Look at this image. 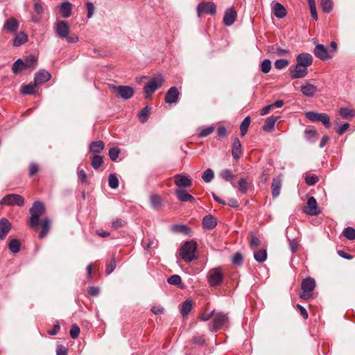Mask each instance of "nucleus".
Returning a JSON list of instances; mask_svg holds the SVG:
<instances>
[{
	"label": "nucleus",
	"instance_id": "29",
	"mask_svg": "<svg viewBox=\"0 0 355 355\" xmlns=\"http://www.w3.org/2000/svg\"><path fill=\"white\" fill-rule=\"evenodd\" d=\"M251 184L252 182L248 178H241L238 182L239 191L243 194L246 193Z\"/></svg>",
	"mask_w": 355,
	"mask_h": 355
},
{
	"label": "nucleus",
	"instance_id": "38",
	"mask_svg": "<svg viewBox=\"0 0 355 355\" xmlns=\"http://www.w3.org/2000/svg\"><path fill=\"white\" fill-rule=\"evenodd\" d=\"M192 309V300H187L180 305V312L182 315H187Z\"/></svg>",
	"mask_w": 355,
	"mask_h": 355
},
{
	"label": "nucleus",
	"instance_id": "27",
	"mask_svg": "<svg viewBox=\"0 0 355 355\" xmlns=\"http://www.w3.org/2000/svg\"><path fill=\"white\" fill-rule=\"evenodd\" d=\"M50 225H51V220L48 217L43 218L40 221V225L42 227V231L39 235V238L40 239H42L48 234V232L50 230Z\"/></svg>",
	"mask_w": 355,
	"mask_h": 355
},
{
	"label": "nucleus",
	"instance_id": "6",
	"mask_svg": "<svg viewBox=\"0 0 355 355\" xmlns=\"http://www.w3.org/2000/svg\"><path fill=\"white\" fill-rule=\"evenodd\" d=\"M53 28L58 37L62 39L67 37L69 33V26L67 21L62 20L58 21Z\"/></svg>",
	"mask_w": 355,
	"mask_h": 355
},
{
	"label": "nucleus",
	"instance_id": "22",
	"mask_svg": "<svg viewBox=\"0 0 355 355\" xmlns=\"http://www.w3.org/2000/svg\"><path fill=\"white\" fill-rule=\"evenodd\" d=\"M315 285V279L309 277L302 281L301 288L304 292L311 293L314 290Z\"/></svg>",
	"mask_w": 355,
	"mask_h": 355
},
{
	"label": "nucleus",
	"instance_id": "17",
	"mask_svg": "<svg viewBox=\"0 0 355 355\" xmlns=\"http://www.w3.org/2000/svg\"><path fill=\"white\" fill-rule=\"evenodd\" d=\"M314 55L322 60H327L331 58L327 49L322 44H317L313 51Z\"/></svg>",
	"mask_w": 355,
	"mask_h": 355
},
{
	"label": "nucleus",
	"instance_id": "9",
	"mask_svg": "<svg viewBox=\"0 0 355 355\" xmlns=\"http://www.w3.org/2000/svg\"><path fill=\"white\" fill-rule=\"evenodd\" d=\"M213 317V329L214 331H217L228 321L227 315L221 312L214 311Z\"/></svg>",
	"mask_w": 355,
	"mask_h": 355
},
{
	"label": "nucleus",
	"instance_id": "8",
	"mask_svg": "<svg viewBox=\"0 0 355 355\" xmlns=\"http://www.w3.org/2000/svg\"><path fill=\"white\" fill-rule=\"evenodd\" d=\"M303 211L310 216H316L320 214V210L314 197L311 196L308 199L307 205L304 207Z\"/></svg>",
	"mask_w": 355,
	"mask_h": 355
},
{
	"label": "nucleus",
	"instance_id": "26",
	"mask_svg": "<svg viewBox=\"0 0 355 355\" xmlns=\"http://www.w3.org/2000/svg\"><path fill=\"white\" fill-rule=\"evenodd\" d=\"M60 10L64 18H68L71 15L72 4L65 1L60 5Z\"/></svg>",
	"mask_w": 355,
	"mask_h": 355
},
{
	"label": "nucleus",
	"instance_id": "50",
	"mask_svg": "<svg viewBox=\"0 0 355 355\" xmlns=\"http://www.w3.org/2000/svg\"><path fill=\"white\" fill-rule=\"evenodd\" d=\"M319 180L318 177L314 174H308L305 176V182L309 186L315 184Z\"/></svg>",
	"mask_w": 355,
	"mask_h": 355
},
{
	"label": "nucleus",
	"instance_id": "39",
	"mask_svg": "<svg viewBox=\"0 0 355 355\" xmlns=\"http://www.w3.org/2000/svg\"><path fill=\"white\" fill-rule=\"evenodd\" d=\"M104 148V143L99 140L92 141L89 146V150L92 153H99Z\"/></svg>",
	"mask_w": 355,
	"mask_h": 355
},
{
	"label": "nucleus",
	"instance_id": "36",
	"mask_svg": "<svg viewBox=\"0 0 355 355\" xmlns=\"http://www.w3.org/2000/svg\"><path fill=\"white\" fill-rule=\"evenodd\" d=\"M12 71L15 74H18L24 69H26L25 67L24 62L21 59H17L12 64Z\"/></svg>",
	"mask_w": 355,
	"mask_h": 355
},
{
	"label": "nucleus",
	"instance_id": "3",
	"mask_svg": "<svg viewBox=\"0 0 355 355\" xmlns=\"http://www.w3.org/2000/svg\"><path fill=\"white\" fill-rule=\"evenodd\" d=\"M207 279L211 286H218L223 282L224 275L220 268H215L209 271Z\"/></svg>",
	"mask_w": 355,
	"mask_h": 355
},
{
	"label": "nucleus",
	"instance_id": "57",
	"mask_svg": "<svg viewBox=\"0 0 355 355\" xmlns=\"http://www.w3.org/2000/svg\"><path fill=\"white\" fill-rule=\"evenodd\" d=\"M289 64V62L287 60L280 59L277 60L275 62V67L277 69H282L286 68Z\"/></svg>",
	"mask_w": 355,
	"mask_h": 355
},
{
	"label": "nucleus",
	"instance_id": "28",
	"mask_svg": "<svg viewBox=\"0 0 355 355\" xmlns=\"http://www.w3.org/2000/svg\"><path fill=\"white\" fill-rule=\"evenodd\" d=\"M273 13L277 18H283L286 15V10L280 3L276 2L273 6Z\"/></svg>",
	"mask_w": 355,
	"mask_h": 355
},
{
	"label": "nucleus",
	"instance_id": "31",
	"mask_svg": "<svg viewBox=\"0 0 355 355\" xmlns=\"http://www.w3.org/2000/svg\"><path fill=\"white\" fill-rule=\"evenodd\" d=\"M171 230L173 232L183 234L185 235H188L191 232V228L185 225H173L171 226Z\"/></svg>",
	"mask_w": 355,
	"mask_h": 355
},
{
	"label": "nucleus",
	"instance_id": "15",
	"mask_svg": "<svg viewBox=\"0 0 355 355\" xmlns=\"http://www.w3.org/2000/svg\"><path fill=\"white\" fill-rule=\"evenodd\" d=\"M297 64L300 66L308 67L311 66L313 63V57L311 54L308 53H300L297 56Z\"/></svg>",
	"mask_w": 355,
	"mask_h": 355
},
{
	"label": "nucleus",
	"instance_id": "46",
	"mask_svg": "<svg viewBox=\"0 0 355 355\" xmlns=\"http://www.w3.org/2000/svg\"><path fill=\"white\" fill-rule=\"evenodd\" d=\"M320 6L323 12L329 13L333 9L332 0H320Z\"/></svg>",
	"mask_w": 355,
	"mask_h": 355
},
{
	"label": "nucleus",
	"instance_id": "4",
	"mask_svg": "<svg viewBox=\"0 0 355 355\" xmlns=\"http://www.w3.org/2000/svg\"><path fill=\"white\" fill-rule=\"evenodd\" d=\"M0 204L8 206H23L24 204V198L19 194H8L1 200Z\"/></svg>",
	"mask_w": 355,
	"mask_h": 355
},
{
	"label": "nucleus",
	"instance_id": "18",
	"mask_svg": "<svg viewBox=\"0 0 355 355\" xmlns=\"http://www.w3.org/2000/svg\"><path fill=\"white\" fill-rule=\"evenodd\" d=\"M3 29L8 33H15L19 28V22L14 17L8 18L3 24Z\"/></svg>",
	"mask_w": 355,
	"mask_h": 355
},
{
	"label": "nucleus",
	"instance_id": "37",
	"mask_svg": "<svg viewBox=\"0 0 355 355\" xmlns=\"http://www.w3.org/2000/svg\"><path fill=\"white\" fill-rule=\"evenodd\" d=\"M254 258L259 263L265 261L267 258L266 250L261 249L259 250H255L254 252Z\"/></svg>",
	"mask_w": 355,
	"mask_h": 355
},
{
	"label": "nucleus",
	"instance_id": "52",
	"mask_svg": "<svg viewBox=\"0 0 355 355\" xmlns=\"http://www.w3.org/2000/svg\"><path fill=\"white\" fill-rule=\"evenodd\" d=\"M214 177V171L211 168L207 169L202 176L205 182H210Z\"/></svg>",
	"mask_w": 355,
	"mask_h": 355
},
{
	"label": "nucleus",
	"instance_id": "61",
	"mask_svg": "<svg viewBox=\"0 0 355 355\" xmlns=\"http://www.w3.org/2000/svg\"><path fill=\"white\" fill-rule=\"evenodd\" d=\"M34 10L37 14L40 15L44 12V9L42 6V3L40 1H35L34 3Z\"/></svg>",
	"mask_w": 355,
	"mask_h": 355
},
{
	"label": "nucleus",
	"instance_id": "59",
	"mask_svg": "<svg viewBox=\"0 0 355 355\" xmlns=\"http://www.w3.org/2000/svg\"><path fill=\"white\" fill-rule=\"evenodd\" d=\"M70 336L72 338H77L80 334V328L76 324H73L69 331Z\"/></svg>",
	"mask_w": 355,
	"mask_h": 355
},
{
	"label": "nucleus",
	"instance_id": "2",
	"mask_svg": "<svg viewBox=\"0 0 355 355\" xmlns=\"http://www.w3.org/2000/svg\"><path fill=\"white\" fill-rule=\"evenodd\" d=\"M46 211L43 203L39 201L33 202L32 207L29 209L31 218L29 220V225L33 227H37L39 225V218L43 215Z\"/></svg>",
	"mask_w": 355,
	"mask_h": 355
},
{
	"label": "nucleus",
	"instance_id": "11",
	"mask_svg": "<svg viewBox=\"0 0 355 355\" xmlns=\"http://www.w3.org/2000/svg\"><path fill=\"white\" fill-rule=\"evenodd\" d=\"M175 184L181 187H190L192 185V181L185 174H177L174 177Z\"/></svg>",
	"mask_w": 355,
	"mask_h": 355
},
{
	"label": "nucleus",
	"instance_id": "47",
	"mask_svg": "<svg viewBox=\"0 0 355 355\" xmlns=\"http://www.w3.org/2000/svg\"><path fill=\"white\" fill-rule=\"evenodd\" d=\"M37 86L35 85L34 83H33V84L30 83L28 85H24L21 86V92L24 94L31 95L34 93L35 88Z\"/></svg>",
	"mask_w": 355,
	"mask_h": 355
},
{
	"label": "nucleus",
	"instance_id": "60",
	"mask_svg": "<svg viewBox=\"0 0 355 355\" xmlns=\"http://www.w3.org/2000/svg\"><path fill=\"white\" fill-rule=\"evenodd\" d=\"M214 130V128L212 126L205 128L199 133V137H205L211 135Z\"/></svg>",
	"mask_w": 355,
	"mask_h": 355
},
{
	"label": "nucleus",
	"instance_id": "13",
	"mask_svg": "<svg viewBox=\"0 0 355 355\" xmlns=\"http://www.w3.org/2000/svg\"><path fill=\"white\" fill-rule=\"evenodd\" d=\"M118 92L119 96L123 99H129L134 94V89L130 86H112Z\"/></svg>",
	"mask_w": 355,
	"mask_h": 355
},
{
	"label": "nucleus",
	"instance_id": "53",
	"mask_svg": "<svg viewBox=\"0 0 355 355\" xmlns=\"http://www.w3.org/2000/svg\"><path fill=\"white\" fill-rule=\"evenodd\" d=\"M220 176L225 181H230L234 178V175L229 169L221 171Z\"/></svg>",
	"mask_w": 355,
	"mask_h": 355
},
{
	"label": "nucleus",
	"instance_id": "34",
	"mask_svg": "<svg viewBox=\"0 0 355 355\" xmlns=\"http://www.w3.org/2000/svg\"><path fill=\"white\" fill-rule=\"evenodd\" d=\"M339 114L343 119H350L355 116V110L347 107H340Z\"/></svg>",
	"mask_w": 355,
	"mask_h": 355
},
{
	"label": "nucleus",
	"instance_id": "51",
	"mask_svg": "<svg viewBox=\"0 0 355 355\" xmlns=\"http://www.w3.org/2000/svg\"><path fill=\"white\" fill-rule=\"evenodd\" d=\"M343 234L345 237L349 240L355 239V230L352 227H348L343 230Z\"/></svg>",
	"mask_w": 355,
	"mask_h": 355
},
{
	"label": "nucleus",
	"instance_id": "49",
	"mask_svg": "<svg viewBox=\"0 0 355 355\" xmlns=\"http://www.w3.org/2000/svg\"><path fill=\"white\" fill-rule=\"evenodd\" d=\"M270 52L273 53H276L279 56H284L288 54L289 51L287 49H283L277 46H272L270 48Z\"/></svg>",
	"mask_w": 355,
	"mask_h": 355
},
{
	"label": "nucleus",
	"instance_id": "45",
	"mask_svg": "<svg viewBox=\"0 0 355 355\" xmlns=\"http://www.w3.org/2000/svg\"><path fill=\"white\" fill-rule=\"evenodd\" d=\"M103 162V157L101 155H94L92 159L91 165L94 169H98L101 166Z\"/></svg>",
	"mask_w": 355,
	"mask_h": 355
},
{
	"label": "nucleus",
	"instance_id": "10",
	"mask_svg": "<svg viewBox=\"0 0 355 355\" xmlns=\"http://www.w3.org/2000/svg\"><path fill=\"white\" fill-rule=\"evenodd\" d=\"M51 78V73L44 70L40 69L38 72H37L35 75L34 78V83L35 85L39 86L43 83L48 82Z\"/></svg>",
	"mask_w": 355,
	"mask_h": 355
},
{
	"label": "nucleus",
	"instance_id": "30",
	"mask_svg": "<svg viewBox=\"0 0 355 355\" xmlns=\"http://www.w3.org/2000/svg\"><path fill=\"white\" fill-rule=\"evenodd\" d=\"M279 116H271L268 117L263 125V130L266 132H270L275 126V122L278 120Z\"/></svg>",
	"mask_w": 355,
	"mask_h": 355
},
{
	"label": "nucleus",
	"instance_id": "20",
	"mask_svg": "<svg viewBox=\"0 0 355 355\" xmlns=\"http://www.w3.org/2000/svg\"><path fill=\"white\" fill-rule=\"evenodd\" d=\"M179 98V92L175 87H171L165 95V102L166 103H173L178 101Z\"/></svg>",
	"mask_w": 355,
	"mask_h": 355
},
{
	"label": "nucleus",
	"instance_id": "24",
	"mask_svg": "<svg viewBox=\"0 0 355 355\" xmlns=\"http://www.w3.org/2000/svg\"><path fill=\"white\" fill-rule=\"evenodd\" d=\"M242 146L239 139L236 137L234 140L232 155L235 159H239L242 154Z\"/></svg>",
	"mask_w": 355,
	"mask_h": 355
},
{
	"label": "nucleus",
	"instance_id": "33",
	"mask_svg": "<svg viewBox=\"0 0 355 355\" xmlns=\"http://www.w3.org/2000/svg\"><path fill=\"white\" fill-rule=\"evenodd\" d=\"M155 92V78H152L148 85L144 87L146 98H148Z\"/></svg>",
	"mask_w": 355,
	"mask_h": 355
},
{
	"label": "nucleus",
	"instance_id": "55",
	"mask_svg": "<svg viewBox=\"0 0 355 355\" xmlns=\"http://www.w3.org/2000/svg\"><path fill=\"white\" fill-rule=\"evenodd\" d=\"M261 245V241L259 238L255 236L253 233H250V247L251 248H254Z\"/></svg>",
	"mask_w": 355,
	"mask_h": 355
},
{
	"label": "nucleus",
	"instance_id": "25",
	"mask_svg": "<svg viewBox=\"0 0 355 355\" xmlns=\"http://www.w3.org/2000/svg\"><path fill=\"white\" fill-rule=\"evenodd\" d=\"M282 187V180L279 177L273 178L271 189L273 198H277L280 194Z\"/></svg>",
	"mask_w": 355,
	"mask_h": 355
},
{
	"label": "nucleus",
	"instance_id": "58",
	"mask_svg": "<svg viewBox=\"0 0 355 355\" xmlns=\"http://www.w3.org/2000/svg\"><path fill=\"white\" fill-rule=\"evenodd\" d=\"M243 257L241 253L236 252L232 257V263L237 266L243 264Z\"/></svg>",
	"mask_w": 355,
	"mask_h": 355
},
{
	"label": "nucleus",
	"instance_id": "40",
	"mask_svg": "<svg viewBox=\"0 0 355 355\" xmlns=\"http://www.w3.org/2000/svg\"><path fill=\"white\" fill-rule=\"evenodd\" d=\"M167 282L169 284L177 286L180 288H183L182 279L178 275H173L168 278Z\"/></svg>",
	"mask_w": 355,
	"mask_h": 355
},
{
	"label": "nucleus",
	"instance_id": "32",
	"mask_svg": "<svg viewBox=\"0 0 355 355\" xmlns=\"http://www.w3.org/2000/svg\"><path fill=\"white\" fill-rule=\"evenodd\" d=\"M27 41V35L24 32H21L15 35L12 44L14 46H19Z\"/></svg>",
	"mask_w": 355,
	"mask_h": 355
},
{
	"label": "nucleus",
	"instance_id": "7",
	"mask_svg": "<svg viewBox=\"0 0 355 355\" xmlns=\"http://www.w3.org/2000/svg\"><path fill=\"white\" fill-rule=\"evenodd\" d=\"M216 12V6L213 2H202L198 5L197 12L198 17H200L202 13L214 15Z\"/></svg>",
	"mask_w": 355,
	"mask_h": 355
},
{
	"label": "nucleus",
	"instance_id": "41",
	"mask_svg": "<svg viewBox=\"0 0 355 355\" xmlns=\"http://www.w3.org/2000/svg\"><path fill=\"white\" fill-rule=\"evenodd\" d=\"M150 109L148 106H146L139 114L138 118L141 123H146L149 117Z\"/></svg>",
	"mask_w": 355,
	"mask_h": 355
},
{
	"label": "nucleus",
	"instance_id": "5",
	"mask_svg": "<svg viewBox=\"0 0 355 355\" xmlns=\"http://www.w3.org/2000/svg\"><path fill=\"white\" fill-rule=\"evenodd\" d=\"M306 117L311 121L322 122L325 127H329L330 125V118L327 114L325 113H316L314 112H309L305 114Z\"/></svg>",
	"mask_w": 355,
	"mask_h": 355
},
{
	"label": "nucleus",
	"instance_id": "42",
	"mask_svg": "<svg viewBox=\"0 0 355 355\" xmlns=\"http://www.w3.org/2000/svg\"><path fill=\"white\" fill-rule=\"evenodd\" d=\"M304 135L305 138L311 142H315L318 137L317 132L315 130L312 129L305 130Z\"/></svg>",
	"mask_w": 355,
	"mask_h": 355
},
{
	"label": "nucleus",
	"instance_id": "19",
	"mask_svg": "<svg viewBox=\"0 0 355 355\" xmlns=\"http://www.w3.org/2000/svg\"><path fill=\"white\" fill-rule=\"evenodd\" d=\"M175 194L178 199L181 202H189L192 204L196 202L194 197L189 194L185 189H177Z\"/></svg>",
	"mask_w": 355,
	"mask_h": 355
},
{
	"label": "nucleus",
	"instance_id": "56",
	"mask_svg": "<svg viewBox=\"0 0 355 355\" xmlns=\"http://www.w3.org/2000/svg\"><path fill=\"white\" fill-rule=\"evenodd\" d=\"M120 153V149L117 147L111 148L109 150V157L112 161H116L118 158L119 154Z\"/></svg>",
	"mask_w": 355,
	"mask_h": 355
},
{
	"label": "nucleus",
	"instance_id": "48",
	"mask_svg": "<svg viewBox=\"0 0 355 355\" xmlns=\"http://www.w3.org/2000/svg\"><path fill=\"white\" fill-rule=\"evenodd\" d=\"M108 184L112 189H116L119 187V180L115 173H112L109 175Z\"/></svg>",
	"mask_w": 355,
	"mask_h": 355
},
{
	"label": "nucleus",
	"instance_id": "12",
	"mask_svg": "<svg viewBox=\"0 0 355 355\" xmlns=\"http://www.w3.org/2000/svg\"><path fill=\"white\" fill-rule=\"evenodd\" d=\"M291 76L293 79L301 78L305 77L308 73V69L305 67L300 66L296 64L294 68H290Z\"/></svg>",
	"mask_w": 355,
	"mask_h": 355
},
{
	"label": "nucleus",
	"instance_id": "1",
	"mask_svg": "<svg viewBox=\"0 0 355 355\" xmlns=\"http://www.w3.org/2000/svg\"><path fill=\"white\" fill-rule=\"evenodd\" d=\"M197 243L194 241H187L180 248V257L187 263H190L198 259L196 255Z\"/></svg>",
	"mask_w": 355,
	"mask_h": 355
},
{
	"label": "nucleus",
	"instance_id": "14",
	"mask_svg": "<svg viewBox=\"0 0 355 355\" xmlns=\"http://www.w3.org/2000/svg\"><path fill=\"white\" fill-rule=\"evenodd\" d=\"M12 225L6 218L0 219V239L4 240L9 232L10 231Z\"/></svg>",
	"mask_w": 355,
	"mask_h": 355
},
{
	"label": "nucleus",
	"instance_id": "63",
	"mask_svg": "<svg viewBox=\"0 0 355 355\" xmlns=\"http://www.w3.org/2000/svg\"><path fill=\"white\" fill-rule=\"evenodd\" d=\"M86 7L87 8V18H91L94 12V6L92 2H87L85 3Z\"/></svg>",
	"mask_w": 355,
	"mask_h": 355
},
{
	"label": "nucleus",
	"instance_id": "62",
	"mask_svg": "<svg viewBox=\"0 0 355 355\" xmlns=\"http://www.w3.org/2000/svg\"><path fill=\"white\" fill-rule=\"evenodd\" d=\"M116 266V263L115 259L114 257H112L110 263L109 264H107V266L106 273L107 275H110V273H112L114 271V270L115 269Z\"/></svg>",
	"mask_w": 355,
	"mask_h": 355
},
{
	"label": "nucleus",
	"instance_id": "64",
	"mask_svg": "<svg viewBox=\"0 0 355 355\" xmlns=\"http://www.w3.org/2000/svg\"><path fill=\"white\" fill-rule=\"evenodd\" d=\"M68 349L66 347L62 345H58L56 348L57 355H67Z\"/></svg>",
	"mask_w": 355,
	"mask_h": 355
},
{
	"label": "nucleus",
	"instance_id": "54",
	"mask_svg": "<svg viewBox=\"0 0 355 355\" xmlns=\"http://www.w3.org/2000/svg\"><path fill=\"white\" fill-rule=\"evenodd\" d=\"M271 69V62L270 60L265 59L261 64V70L264 73H268Z\"/></svg>",
	"mask_w": 355,
	"mask_h": 355
},
{
	"label": "nucleus",
	"instance_id": "43",
	"mask_svg": "<svg viewBox=\"0 0 355 355\" xmlns=\"http://www.w3.org/2000/svg\"><path fill=\"white\" fill-rule=\"evenodd\" d=\"M20 242L17 239H12L8 243V248L13 254L20 250Z\"/></svg>",
	"mask_w": 355,
	"mask_h": 355
},
{
	"label": "nucleus",
	"instance_id": "16",
	"mask_svg": "<svg viewBox=\"0 0 355 355\" xmlns=\"http://www.w3.org/2000/svg\"><path fill=\"white\" fill-rule=\"evenodd\" d=\"M237 17L236 11L234 8L227 9L223 17V23L226 26H231L234 24Z\"/></svg>",
	"mask_w": 355,
	"mask_h": 355
},
{
	"label": "nucleus",
	"instance_id": "35",
	"mask_svg": "<svg viewBox=\"0 0 355 355\" xmlns=\"http://www.w3.org/2000/svg\"><path fill=\"white\" fill-rule=\"evenodd\" d=\"M37 59L35 55H30L24 60L25 67L26 69H35L37 65Z\"/></svg>",
	"mask_w": 355,
	"mask_h": 355
},
{
	"label": "nucleus",
	"instance_id": "21",
	"mask_svg": "<svg viewBox=\"0 0 355 355\" xmlns=\"http://www.w3.org/2000/svg\"><path fill=\"white\" fill-rule=\"evenodd\" d=\"M202 225L205 229L212 230L217 225L216 218L211 214H208L202 218Z\"/></svg>",
	"mask_w": 355,
	"mask_h": 355
},
{
	"label": "nucleus",
	"instance_id": "23",
	"mask_svg": "<svg viewBox=\"0 0 355 355\" xmlns=\"http://www.w3.org/2000/svg\"><path fill=\"white\" fill-rule=\"evenodd\" d=\"M317 91V87L309 83H306L305 85L301 87V92L305 96L312 97L315 95Z\"/></svg>",
	"mask_w": 355,
	"mask_h": 355
},
{
	"label": "nucleus",
	"instance_id": "44",
	"mask_svg": "<svg viewBox=\"0 0 355 355\" xmlns=\"http://www.w3.org/2000/svg\"><path fill=\"white\" fill-rule=\"evenodd\" d=\"M250 123V117L246 116L244 120L242 121L240 125L241 135L242 137L245 136L248 132V129L249 128Z\"/></svg>",
	"mask_w": 355,
	"mask_h": 355
}]
</instances>
